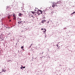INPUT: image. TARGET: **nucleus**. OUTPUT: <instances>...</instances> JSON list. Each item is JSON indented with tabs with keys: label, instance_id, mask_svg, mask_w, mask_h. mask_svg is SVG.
Wrapping results in <instances>:
<instances>
[{
	"label": "nucleus",
	"instance_id": "1",
	"mask_svg": "<svg viewBox=\"0 0 75 75\" xmlns=\"http://www.w3.org/2000/svg\"><path fill=\"white\" fill-rule=\"evenodd\" d=\"M42 12L41 10H40L39 9L38 10V15H40L41 14H42Z\"/></svg>",
	"mask_w": 75,
	"mask_h": 75
},
{
	"label": "nucleus",
	"instance_id": "2",
	"mask_svg": "<svg viewBox=\"0 0 75 75\" xmlns=\"http://www.w3.org/2000/svg\"><path fill=\"white\" fill-rule=\"evenodd\" d=\"M22 15H23V14H22L21 13H20L18 14V16H19V17H21V16Z\"/></svg>",
	"mask_w": 75,
	"mask_h": 75
},
{
	"label": "nucleus",
	"instance_id": "3",
	"mask_svg": "<svg viewBox=\"0 0 75 75\" xmlns=\"http://www.w3.org/2000/svg\"><path fill=\"white\" fill-rule=\"evenodd\" d=\"M22 23H23V22L21 21H19L18 22V24H22Z\"/></svg>",
	"mask_w": 75,
	"mask_h": 75
},
{
	"label": "nucleus",
	"instance_id": "4",
	"mask_svg": "<svg viewBox=\"0 0 75 75\" xmlns=\"http://www.w3.org/2000/svg\"><path fill=\"white\" fill-rule=\"evenodd\" d=\"M12 16V15H9V16L8 17V18H10Z\"/></svg>",
	"mask_w": 75,
	"mask_h": 75
},
{
	"label": "nucleus",
	"instance_id": "5",
	"mask_svg": "<svg viewBox=\"0 0 75 75\" xmlns=\"http://www.w3.org/2000/svg\"><path fill=\"white\" fill-rule=\"evenodd\" d=\"M55 4H53V6H52V7H55Z\"/></svg>",
	"mask_w": 75,
	"mask_h": 75
},
{
	"label": "nucleus",
	"instance_id": "6",
	"mask_svg": "<svg viewBox=\"0 0 75 75\" xmlns=\"http://www.w3.org/2000/svg\"><path fill=\"white\" fill-rule=\"evenodd\" d=\"M2 72H6V70H4V69H2Z\"/></svg>",
	"mask_w": 75,
	"mask_h": 75
},
{
	"label": "nucleus",
	"instance_id": "7",
	"mask_svg": "<svg viewBox=\"0 0 75 75\" xmlns=\"http://www.w3.org/2000/svg\"><path fill=\"white\" fill-rule=\"evenodd\" d=\"M60 3H61V1H59L57 2V3H56V4H59Z\"/></svg>",
	"mask_w": 75,
	"mask_h": 75
},
{
	"label": "nucleus",
	"instance_id": "8",
	"mask_svg": "<svg viewBox=\"0 0 75 75\" xmlns=\"http://www.w3.org/2000/svg\"><path fill=\"white\" fill-rule=\"evenodd\" d=\"M45 21H46L45 20H44L42 21V23H44V22H45Z\"/></svg>",
	"mask_w": 75,
	"mask_h": 75
},
{
	"label": "nucleus",
	"instance_id": "9",
	"mask_svg": "<svg viewBox=\"0 0 75 75\" xmlns=\"http://www.w3.org/2000/svg\"><path fill=\"white\" fill-rule=\"evenodd\" d=\"M13 17H16V16H15V14L14 13H13Z\"/></svg>",
	"mask_w": 75,
	"mask_h": 75
},
{
	"label": "nucleus",
	"instance_id": "10",
	"mask_svg": "<svg viewBox=\"0 0 75 75\" xmlns=\"http://www.w3.org/2000/svg\"><path fill=\"white\" fill-rule=\"evenodd\" d=\"M6 8H7V9H8V8H10L9 7H8V6H6Z\"/></svg>",
	"mask_w": 75,
	"mask_h": 75
},
{
	"label": "nucleus",
	"instance_id": "11",
	"mask_svg": "<svg viewBox=\"0 0 75 75\" xmlns=\"http://www.w3.org/2000/svg\"><path fill=\"white\" fill-rule=\"evenodd\" d=\"M13 19L16 20V17H13Z\"/></svg>",
	"mask_w": 75,
	"mask_h": 75
},
{
	"label": "nucleus",
	"instance_id": "12",
	"mask_svg": "<svg viewBox=\"0 0 75 75\" xmlns=\"http://www.w3.org/2000/svg\"><path fill=\"white\" fill-rule=\"evenodd\" d=\"M57 47H58V48H59V46H58V45H57Z\"/></svg>",
	"mask_w": 75,
	"mask_h": 75
},
{
	"label": "nucleus",
	"instance_id": "13",
	"mask_svg": "<svg viewBox=\"0 0 75 75\" xmlns=\"http://www.w3.org/2000/svg\"><path fill=\"white\" fill-rule=\"evenodd\" d=\"M55 6H58V5H57V4L55 3Z\"/></svg>",
	"mask_w": 75,
	"mask_h": 75
},
{
	"label": "nucleus",
	"instance_id": "14",
	"mask_svg": "<svg viewBox=\"0 0 75 75\" xmlns=\"http://www.w3.org/2000/svg\"><path fill=\"white\" fill-rule=\"evenodd\" d=\"M24 47V46H22V47H21V48L22 49H23V48H24V47Z\"/></svg>",
	"mask_w": 75,
	"mask_h": 75
},
{
	"label": "nucleus",
	"instance_id": "15",
	"mask_svg": "<svg viewBox=\"0 0 75 75\" xmlns=\"http://www.w3.org/2000/svg\"><path fill=\"white\" fill-rule=\"evenodd\" d=\"M44 30H45V31H45H45H46V29H45Z\"/></svg>",
	"mask_w": 75,
	"mask_h": 75
},
{
	"label": "nucleus",
	"instance_id": "16",
	"mask_svg": "<svg viewBox=\"0 0 75 75\" xmlns=\"http://www.w3.org/2000/svg\"><path fill=\"white\" fill-rule=\"evenodd\" d=\"M32 44H31V45L29 47V48H31V45H32Z\"/></svg>",
	"mask_w": 75,
	"mask_h": 75
},
{
	"label": "nucleus",
	"instance_id": "17",
	"mask_svg": "<svg viewBox=\"0 0 75 75\" xmlns=\"http://www.w3.org/2000/svg\"><path fill=\"white\" fill-rule=\"evenodd\" d=\"M50 22V21H48L47 22V23H48V24L49 23V22Z\"/></svg>",
	"mask_w": 75,
	"mask_h": 75
},
{
	"label": "nucleus",
	"instance_id": "18",
	"mask_svg": "<svg viewBox=\"0 0 75 75\" xmlns=\"http://www.w3.org/2000/svg\"><path fill=\"white\" fill-rule=\"evenodd\" d=\"M25 68V66L23 67V68Z\"/></svg>",
	"mask_w": 75,
	"mask_h": 75
},
{
	"label": "nucleus",
	"instance_id": "19",
	"mask_svg": "<svg viewBox=\"0 0 75 75\" xmlns=\"http://www.w3.org/2000/svg\"><path fill=\"white\" fill-rule=\"evenodd\" d=\"M32 13L33 14H34V11L32 12Z\"/></svg>",
	"mask_w": 75,
	"mask_h": 75
},
{
	"label": "nucleus",
	"instance_id": "20",
	"mask_svg": "<svg viewBox=\"0 0 75 75\" xmlns=\"http://www.w3.org/2000/svg\"><path fill=\"white\" fill-rule=\"evenodd\" d=\"M43 30V28H42L41 29V30Z\"/></svg>",
	"mask_w": 75,
	"mask_h": 75
},
{
	"label": "nucleus",
	"instance_id": "21",
	"mask_svg": "<svg viewBox=\"0 0 75 75\" xmlns=\"http://www.w3.org/2000/svg\"><path fill=\"white\" fill-rule=\"evenodd\" d=\"M35 18V17H33V18Z\"/></svg>",
	"mask_w": 75,
	"mask_h": 75
},
{
	"label": "nucleus",
	"instance_id": "22",
	"mask_svg": "<svg viewBox=\"0 0 75 75\" xmlns=\"http://www.w3.org/2000/svg\"><path fill=\"white\" fill-rule=\"evenodd\" d=\"M20 68L21 69H23V68H22V67H21Z\"/></svg>",
	"mask_w": 75,
	"mask_h": 75
},
{
	"label": "nucleus",
	"instance_id": "23",
	"mask_svg": "<svg viewBox=\"0 0 75 75\" xmlns=\"http://www.w3.org/2000/svg\"><path fill=\"white\" fill-rule=\"evenodd\" d=\"M22 68H23V67L22 66Z\"/></svg>",
	"mask_w": 75,
	"mask_h": 75
},
{
	"label": "nucleus",
	"instance_id": "24",
	"mask_svg": "<svg viewBox=\"0 0 75 75\" xmlns=\"http://www.w3.org/2000/svg\"><path fill=\"white\" fill-rule=\"evenodd\" d=\"M32 17H33V16H31Z\"/></svg>",
	"mask_w": 75,
	"mask_h": 75
},
{
	"label": "nucleus",
	"instance_id": "25",
	"mask_svg": "<svg viewBox=\"0 0 75 75\" xmlns=\"http://www.w3.org/2000/svg\"><path fill=\"white\" fill-rule=\"evenodd\" d=\"M42 54H43V52L42 53Z\"/></svg>",
	"mask_w": 75,
	"mask_h": 75
},
{
	"label": "nucleus",
	"instance_id": "26",
	"mask_svg": "<svg viewBox=\"0 0 75 75\" xmlns=\"http://www.w3.org/2000/svg\"><path fill=\"white\" fill-rule=\"evenodd\" d=\"M34 13H35V12H34Z\"/></svg>",
	"mask_w": 75,
	"mask_h": 75
},
{
	"label": "nucleus",
	"instance_id": "27",
	"mask_svg": "<svg viewBox=\"0 0 75 75\" xmlns=\"http://www.w3.org/2000/svg\"><path fill=\"white\" fill-rule=\"evenodd\" d=\"M20 20H21V19H20Z\"/></svg>",
	"mask_w": 75,
	"mask_h": 75
},
{
	"label": "nucleus",
	"instance_id": "28",
	"mask_svg": "<svg viewBox=\"0 0 75 75\" xmlns=\"http://www.w3.org/2000/svg\"><path fill=\"white\" fill-rule=\"evenodd\" d=\"M1 73V72H0V73Z\"/></svg>",
	"mask_w": 75,
	"mask_h": 75
}]
</instances>
